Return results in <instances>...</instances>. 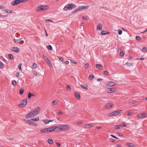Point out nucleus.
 I'll return each instance as SVG.
<instances>
[{
	"mask_svg": "<svg viewBox=\"0 0 147 147\" xmlns=\"http://www.w3.org/2000/svg\"><path fill=\"white\" fill-rule=\"evenodd\" d=\"M49 7L46 5H41L38 6L36 9V11L37 12L40 11H45L48 9Z\"/></svg>",
	"mask_w": 147,
	"mask_h": 147,
	"instance_id": "nucleus-1",
	"label": "nucleus"
},
{
	"mask_svg": "<svg viewBox=\"0 0 147 147\" xmlns=\"http://www.w3.org/2000/svg\"><path fill=\"white\" fill-rule=\"evenodd\" d=\"M61 131H66L69 129V126L67 125H61Z\"/></svg>",
	"mask_w": 147,
	"mask_h": 147,
	"instance_id": "nucleus-2",
	"label": "nucleus"
},
{
	"mask_svg": "<svg viewBox=\"0 0 147 147\" xmlns=\"http://www.w3.org/2000/svg\"><path fill=\"white\" fill-rule=\"evenodd\" d=\"M40 110V107H37L35 108L34 111H32L34 114V115H36V114H38Z\"/></svg>",
	"mask_w": 147,
	"mask_h": 147,
	"instance_id": "nucleus-3",
	"label": "nucleus"
},
{
	"mask_svg": "<svg viewBox=\"0 0 147 147\" xmlns=\"http://www.w3.org/2000/svg\"><path fill=\"white\" fill-rule=\"evenodd\" d=\"M147 116V114L145 113H143L139 114L137 115V117L138 118H144L146 117Z\"/></svg>",
	"mask_w": 147,
	"mask_h": 147,
	"instance_id": "nucleus-4",
	"label": "nucleus"
},
{
	"mask_svg": "<svg viewBox=\"0 0 147 147\" xmlns=\"http://www.w3.org/2000/svg\"><path fill=\"white\" fill-rule=\"evenodd\" d=\"M27 99L26 98H24L21 102L20 105L22 106L23 107H25L27 104Z\"/></svg>",
	"mask_w": 147,
	"mask_h": 147,
	"instance_id": "nucleus-5",
	"label": "nucleus"
},
{
	"mask_svg": "<svg viewBox=\"0 0 147 147\" xmlns=\"http://www.w3.org/2000/svg\"><path fill=\"white\" fill-rule=\"evenodd\" d=\"M26 122L28 123L31 125H34V126H37V125L35 123H34L33 121H31L30 120H27L26 121Z\"/></svg>",
	"mask_w": 147,
	"mask_h": 147,
	"instance_id": "nucleus-6",
	"label": "nucleus"
},
{
	"mask_svg": "<svg viewBox=\"0 0 147 147\" xmlns=\"http://www.w3.org/2000/svg\"><path fill=\"white\" fill-rule=\"evenodd\" d=\"M34 116H35V115H34V114L33 113L32 111L31 112L29 113L26 115V118H28L33 117Z\"/></svg>",
	"mask_w": 147,
	"mask_h": 147,
	"instance_id": "nucleus-7",
	"label": "nucleus"
},
{
	"mask_svg": "<svg viewBox=\"0 0 147 147\" xmlns=\"http://www.w3.org/2000/svg\"><path fill=\"white\" fill-rule=\"evenodd\" d=\"M11 50L15 52L18 53L20 52V50L17 47H13L12 48Z\"/></svg>",
	"mask_w": 147,
	"mask_h": 147,
	"instance_id": "nucleus-8",
	"label": "nucleus"
},
{
	"mask_svg": "<svg viewBox=\"0 0 147 147\" xmlns=\"http://www.w3.org/2000/svg\"><path fill=\"white\" fill-rule=\"evenodd\" d=\"M88 8V6H84L82 5L80 6L79 7V9L80 11H81L83 9H86Z\"/></svg>",
	"mask_w": 147,
	"mask_h": 147,
	"instance_id": "nucleus-9",
	"label": "nucleus"
},
{
	"mask_svg": "<svg viewBox=\"0 0 147 147\" xmlns=\"http://www.w3.org/2000/svg\"><path fill=\"white\" fill-rule=\"evenodd\" d=\"M43 57L44 60L46 61L48 64H51V61L47 57L43 55Z\"/></svg>",
	"mask_w": 147,
	"mask_h": 147,
	"instance_id": "nucleus-10",
	"label": "nucleus"
},
{
	"mask_svg": "<svg viewBox=\"0 0 147 147\" xmlns=\"http://www.w3.org/2000/svg\"><path fill=\"white\" fill-rule=\"evenodd\" d=\"M107 92L109 93H114L115 92V90L113 88H109L107 89Z\"/></svg>",
	"mask_w": 147,
	"mask_h": 147,
	"instance_id": "nucleus-11",
	"label": "nucleus"
},
{
	"mask_svg": "<svg viewBox=\"0 0 147 147\" xmlns=\"http://www.w3.org/2000/svg\"><path fill=\"white\" fill-rule=\"evenodd\" d=\"M125 144L126 145L128 146L129 147H136L135 145L133 143H127Z\"/></svg>",
	"mask_w": 147,
	"mask_h": 147,
	"instance_id": "nucleus-12",
	"label": "nucleus"
},
{
	"mask_svg": "<svg viewBox=\"0 0 147 147\" xmlns=\"http://www.w3.org/2000/svg\"><path fill=\"white\" fill-rule=\"evenodd\" d=\"M106 84L107 86H113L115 85V83L111 82H106Z\"/></svg>",
	"mask_w": 147,
	"mask_h": 147,
	"instance_id": "nucleus-13",
	"label": "nucleus"
},
{
	"mask_svg": "<svg viewBox=\"0 0 147 147\" xmlns=\"http://www.w3.org/2000/svg\"><path fill=\"white\" fill-rule=\"evenodd\" d=\"M40 132L42 133L49 132V128H45L41 129L40 130Z\"/></svg>",
	"mask_w": 147,
	"mask_h": 147,
	"instance_id": "nucleus-14",
	"label": "nucleus"
},
{
	"mask_svg": "<svg viewBox=\"0 0 147 147\" xmlns=\"http://www.w3.org/2000/svg\"><path fill=\"white\" fill-rule=\"evenodd\" d=\"M18 3H19L18 2V1H17V0H15V1H13L11 3V4L12 5H16L18 4Z\"/></svg>",
	"mask_w": 147,
	"mask_h": 147,
	"instance_id": "nucleus-15",
	"label": "nucleus"
},
{
	"mask_svg": "<svg viewBox=\"0 0 147 147\" xmlns=\"http://www.w3.org/2000/svg\"><path fill=\"white\" fill-rule=\"evenodd\" d=\"M55 127L56 128V129L55 130L56 131H61V125L58 126H55Z\"/></svg>",
	"mask_w": 147,
	"mask_h": 147,
	"instance_id": "nucleus-16",
	"label": "nucleus"
},
{
	"mask_svg": "<svg viewBox=\"0 0 147 147\" xmlns=\"http://www.w3.org/2000/svg\"><path fill=\"white\" fill-rule=\"evenodd\" d=\"M121 111V110L116 111H115L112 112V114H113V116H115L119 114L120 113V112Z\"/></svg>",
	"mask_w": 147,
	"mask_h": 147,
	"instance_id": "nucleus-17",
	"label": "nucleus"
},
{
	"mask_svg": "<svg viewBox=\"0 0 147 147\" xmlns=\"http://www.w3.org/2000/svg\"><path fill=\"white\" fill-rule=\"evenodd\" d=\"M113 106L112 104L111 103H109L106 105L105 106V108L107 109H109L111 108Z\"/></svg>",
	"mask_w": 147,
	"mask_h": 147,
	"instance_id": "nucleus-18",
	"label": "nucleus"
},
{
	"mask_svg": "<svg viewBox=\"0 0 147 147\" xmlns=\"http://www.w3.org/2000/svg\"><path fill=\"white\" fill-rule=\"evenodd\" d=\"M49 132L53 131L56 129L55 126L49 127Z\"/></svg>",
	"mask_w": 147,
	"mask_h": 147,
	"instance_id": "nucleus-19",
	"label": "nucleus"
},
{
	"mask_svg": "<svg viewBox=\"0 0 147 147\" xmlns=\"http://www.w3.org/2000/svg\"><path fill=\"white\" fill-rule=\"evenodd\" d=\"M102 28V25L101 24H98L97 27V29L100 30H101Z\"/></svg>",
	"mask_w": 147,
	"mask_h": 147,
	"instance_id": "nucleus-20",
	"label": "nucleus"
},
{
	"mask_svg": "<svg viewBox=\"0 0 147 147\" xmlns=\"http://www.w3.org/2000/svg\"><path fill=\"white\" fill-rule=\"evenodd\" d=\"M3 11L6 13H13V11L11 10H8L7 9H4Z\"/></svg>",
	"mask_w": 147,
	"mask_h": 147,
	"instance_id": "nucleus-21",
	"label": "nucleus"
},
{
	"mask_svg": "<svg viewBox=\"0 0 147 147\" xmlns=\"http://www.w3.org/2000/svg\"><path fill=\"white\" fill-rule=\"evenodd\" d=\"M80 86L82 88L85 89H88V86L86 84H81L80 85Z\"/></svg>",
	"mask_w": 147,
	"mask_h": 147,
	"instance_id": "nucleus-22",
	"label": "nucleus"
},
{
	"mask_svg": "<svg viewBox=\"0 0 147 147\" xmlns=\"http://www.w3.org/2000/svg\"><path fill=\"white\" fill-rule=\"evenodd\" d=\"M92 126V124H89L86 125H85L84 127V129H87L89 128H90Z\"/></svg>",
	"mask_w": 147,
	"mask_h": 147,
	"instance_id": "nucleus-23",
	"label": "nucleus"
},
{
	"mask_svg": "<svg viewBox=\"0 0 147 147\" xmlns=\"http://www.w3.org/2000/svg\"><path fill=\"white\" fill-rule=\"evenodd\" d=\"M75 94L76 97L79 100L80 99V96L79 94L76 92H75Z\"/></svg>",
	"mask_w": 147,
	"mask_h": 147,
	"instance_id": "nucleus-24",
	"label": "nucleus"
},
{
	"mask_svg": "<svg viewBox=\"0 0 147 147\" xmlns=\"http://www.w3.org/2000/svg\"><path fill=\"white\" fill-rule=\"evenodd\" d=\"M67 6H68V9H72L73 8L74 4L73 3H71L69 5H67Z\"/></svg>",
	"mask_w": 147,
	"mask_h": 147,
	"instance_id": "nucleus-25",
	"label": "nucleus"
},
{
	"mask_svg": "<svg viewBox=\"0 0 147 147\" xmlns=\"http://www.w3.org/2000/svg\"><path fill=\"white\" fill-rule=\"evenodd\" d=\"M96 68H100V69H102L103 68L102 66L101 65L99 64H97L96 65Z\"/></svg>",
	"mask_w": 147,
	"mask_h": 147,
	"instance_id": "nucleus-26",
	"label": "nucleus"
},
{
	"mask_svg": "<svg viewBox=\"0 0 147 147\" xmlns=\"http://www.w3.org/2000/svg\"><path fill=\"white\" fill-rule=\"evenodd\" d=\"M147 48L146 47H144L142 48V51L144 53H146V52L147 51Z\"/></svg>",
	"mask_w": 147,
	"mask_h": 147,
	"instance_id": "nucleus-27",
	"label": "nucleus"
},
{
	"mask_svg": "<svg viewBox=\"0 0 147 147\" xmlns=\"http://www.w3.org/2000/svg\"><path fill=\"white\" fill-rule=\"evenodd\" d=\"M22 38H19L17 39H13V41L16 43H18L20 41V40H21Z\"/></svg>",
	"mask_w": 147,
	"mask_h": 147,
	"instance_id": "nucleus-28",
	"label": "nucleus"
},
{
	"mask_svg": "<svg viewBox=\"0 0 147 147\" xmlns=\"http://www.w3.org/2000/svg\"><path fill=\"white\" fill-rule=\"evenodd\" d=\"M136 102V101L135 100H133L131 101H129V105H132V104H133L134 103H135Z\"/></svg>",
	"mask_w": 147,
	"mask_h": 147,
	"instance_id": "nucleus-29",
	"label": "nucleus"
},
{
	"mask_svg": "<svg viewBox=\"0 0 147 147\" xmlns=\"http://www.w3.org/2000/svg\"><path fill=\"white\" fill-rule=\"evenodd\" d=\"M52 121L49 120H45L43 121V122L46 124H47L50 122Z\"/></svg>",
	"mask_w": 147,
	"mask_h": 147,
	"instance_id": "nucleus-30",
	"label": "nucleus"
},
{
	"mask_svg": "<svg viewBox=\"0 0 147 147\" xmlns=\"http://www.w3.org/2000/svg\"><path fill=\"white\" fill-rule=\"evenodd\" d=\"M79 9H79V7H78L77 9H75L72 11V13L74 14L76 13L78 11H80V10H79Z\"/></svg>",
	"mask_w": 147,
	"mask_h": 147,
	"instance_id": "nucleus-31",
	"label": "nucleus"
},
{
	"mask_svg": "<svg viewBox=\"0 0 147 147\" xmlns=\"http://www.w3.org/2000/svg\"><path fill=\"white\" fill-rule=\"evenodd\" d=\"M94 76L93 74L90 75L89 76V79L90 80H91L94 79Z\"/></svg>",
	"mask_w": 147,
	"mask_h": 147,
	"instance_id": "nucleus-32",
	"label": "nucleus"
},
{
	"mask_svg": "<svg viewBox=\"0 0 147 147\" xmlns=\"http://www.w3.org/2000/svg\"><path fill=\"white\" fill-rule=\"evenodd\" d=\"M8 56L10 59H13V56L11 54H9Z\"/></svg>",
	"mask_w": 147,
	"mask_h": 147,
	"instance_id": "nucleus-33",
	"label": "nucleus"
},
{
	"mask_svg": "<svg viewBox=\"0 0 147 147\" xmlns=\"http://www.w3.org/2000/svg\"><path fill=\"white\" fill-rule=\"evenodd\" d=\"M0 59L3 61H4L5 63H7V61L3 57H0Z\"/></svg>",
	"mask_w": 147,
	"mask_h": 147,
	"instance_id": "nucleus-34",
	"label": "nucleus"
},
{
	"mask_svg": "<svg viewBox=\"0 0 147 147\" xmlns=\"http://www.w3.org/2000/svg\"><path fill=\"white\" fill-rule=\"evenodd\" d=\"M33 68L34 69H36L37 67V65L35 63H34L32 64Z\"/></svg>",
	"mask_w": 147,
	"mask_h": 147,
	"instance_id": "nucleus-35",
	"label": "nucleus"
},
{
	"mask_svg": "<svg viewBox=\"0 0 147 147\" xmlns=\"http://www.w3.org/2000/svg\"><path fill=\"white\" fill-rule=\"evenodd\" d=\"M34 95L32 94H31L30 92H29L28 95V97L29 98H30L31 96H34Z\"/></svg>",
	"mask_w": 147,
	"mask_h": 147,
	"instance_id": "nucleus-36",
	"label": "nucleus"
},
{
	"mask_svg": "<svg viewBox=\"0 0 147 147\" xmlns=\"http://www.w3.org/2000/svg\"><path fill=\"white\" fill-rule=\"evenodd\" d=\"M48 142L49 144H51L53 143V141L51 139H49L48 140Z\"/></svg>",
	"mask_w": 147,
	"mask_h": 147,
	"instance_id": "nucleus-37",
	"label": "nucleus"
},
{
	"mask_svg": "<svg viewBox=\"0 0 147 147\" xmlns=\"http://www.w3.org/2000/svg\"><path fill=\"white\" fill-rule=\"evenodd\" d=\"M47 48L48 49L51 50L52 49V46L51 45H49L47 46Z\"/></svg>",
	"mask_w": 147,
	"mask_h": 147,
	"instance_id": "nucleus-38",
	"label": "nucleus"
},
{
	"mask_svg": "<svg viewBox=\"0 0 147 147\" xmlns=\"http://www.w3.org/2000/svg\"><path fill=\"white\" fill-rule=\"evenodd\" d=\"M126 65L128 66H133V64L132 63H126Z\"/></svg>",
	"mask_w": 147,
	"mask_h": 147,
	"instance_id": "nucleus-39",
	"label": "nucleus"
},
{
	"mask_svg": "<svg viewBox=\"0 0 147 147\" xmlns=\"http://www.w3.org/2000/svg\"><path fill=\"white\" fill-rule=\"evenodd\" d=\"M31 119V120H33V121H38L39 120V118L38 117H36L35 118H32Z\"/></svg>",
	"mask_w": 147,
	"mask_h": 147,
	"instance_id": "nucleus-40",
	"label": "nucleus"
},
{
	"mask_svg": "<svg viewBox=\"0 0 147 147\" xmlns=\"http://www.w3.org/2000/svg\"><path fill=\"white\" fill-rule=\"evenodd\" d=\"M24 92V89L22 88H21L20 90V94H23Z\"/></svg>",
	"mask_w": 147,
	"mask_h": 147,
	"instance_id": "nucleus-41",
	"label": "nucleus"
},
{
	"mask_svg": "<svg viewBox=\"0 0 147 147\" xmlns=\"http://www.w3.org/2000/svg\"><path fill=\"white\" fill-rule=\"evenodd\" d=\"M124 54L125 52L123 51H122L120 52L119 55L120 56H123L124 55Z\"/></svg>",
	"mask_w": 147,
	"mask_h": 147,
	"instance_id": "nucleus-42",
	"label": "nucleus"
},
{
	"mask_svg": "<svg viewBox=\"0 0 147 147\" xmlns=\"http://www.w3.org/2000/svg\"><path fill=\"white\" fill-rule=\"evenodd\" d=\"M133 112H129L127 114V115L128 116H131L133 115Z\"/></svg>",
	"mask_w": 147,
	"mask_h": 147,
	"instance_id": "nucleus-43",
	"label": "nucleus"
},
{
	"mask_svg": "<svg viewBox=\"0 0 147 147\" xmlns=\"http://www.w3.org/2000/svg\"><path fill=\"white\" fill-rule=\"evenodd\" d=\"M4 67L3 64L1 62H0V69H2Z\"/></svg>",
	"mask_w": 147,
	"mask_h": 147,
	"instance_id": "nucleus-44",
	"label": "nucleus"
},
{
	"mask_svg": "<svg viewBox=\"0 0 147 147\" xmlns=\"http://www.w3.org/2000/svg\"><path fill=\"white\" fill-rule=\"evenodd\" d=\"M68 6L67 5H66L63 8V10L65 11H67L68 9Z\"/></svg>",
	"mask_w": 147,
	"mask_h": 147,
	"instance_id": "nucleus-45",
	"label": "nucleus"
},
{
	"mask_svg": "<svg viewBox=\"0 0 147 147\" xmlns=\"http://www.w3.org/2000/svg\"><path fill=\"white\" fill-rule=\"evenodd\" d=\"M11 83L12 85H15L16 84V82L14 80H13L11 82Z\"/></svg>",
	"mask_w": 147,
	"mask_h": 147,
	"instance_id": "nucleus-46",
	"label": "nucleus"
},
{
	"mask_svg": "<svg viewBox=\"0 0 147 147\" xmlns=\"http://www.w3.org/2000/svg\"><path fill=\"white\" fill-rule=\"evenodd\" d=\"M114 128L115 129H119L120 128V127L118 125H116L114 127Z\"/></svg>",
	"mask_w": 147,
	"mask_h": 147,
	"instance_id": "nucleus-47",
	"label": "nucleus"
},
{
	"mask_svg": "<svg viewBox=\"0 0 147 147\" xmlns=\"http://www.w3.org/2000/svg\"><path fill=\"white\" fill-rule=\"evenodd\" d=\"M45 22H53V21L51 20H49V19H47V20H45Z\"/></svg>",
	"mask_w": 147,
	"mask_h": 147,
	"instance_id": "nucleus-48",
	"label": "nucleus"
},
{
	"mask_svg": "<svg viewBox=\"0 0 147 147\" xmlns=\"http://www.w3.org/2000/svg\"><path fill=\"white\" fill-rule=\"evenodd\" d=\"M101 34L102 35H105L107 34L106 32L105 31H102L101 32Z\"/></svg>",
	"mask_w": 147,
	"mask_h": 147,
	"instance_id": "nucleus-49",
	"label": "nucleus"
},
{
	"mask_svg": "<svg viewBox=\"0 0 147 147\" xmlns=\"http://www.w3.org/2000/svg\"><path fill=\"white\" fill-rule=\"evenodd\" d=\"M17 1H18V2L19 3L25 2L24 0H17Z\"/></svg>",
	"mask_w": 147,
	"mask_h": 147,
	"instance_id": "nucleus-50",
	"label": "nucleus"
},
{
	"mask_svg": "<svg viewBox=\"0 0 147 147\" xmlns=\"http://www.w3.org/2000/svg\"><path fill=\"white\" fill-rule=\"evenodd\" d=\"M59 60L61 61V62H63V59L62 57H58Z\"/></svg>",
	"mask_w": 147,
	"mask_h": 147,
	"instance_id": "nucleus-51",
	"label": "nucleus"
},
{
	"mask_svg": "<svg viewBox=\"0 0 147 147\" xmlns=\"http://www.w3.org/2000/svg\"><path fill=\"white\" fill-rule=\"evenodd\" d=\"M89 65V64L88 63H86V64L84 66V67L85 68H86L87 67H88Z\"/></svg>",
	"mask_w": 147,
	"mask_h": 147,
	"instance_id": "nucleus-52",
	"label": "nucleus"
},
{
	"mask_svg": "<svg viewBox=\"0 0 147 147\" xmlns=\"http://www.w3.org/2000/svg\"><path fill=\"white\" fill-rule=\"evenodd\" d=\"M21 66H22V64H20L18 66V68L20 70H22V69H21Z\"/></svg>",
	"mask_w": 147,
	"mask_h": 147,
	"instance_id": "nucleus-53",
	"label": "nucleus"
},
{
	"mask_svg": "<svg viewBox=\"0 0 147 147\" xmlns=\"http://www.w3.org/2000/svg\"><path fill=\"white\" fill-rule=\"evenodd\" d=\"M136 39L137 40H140V38L139 36H136Z\"/></svg>",
	"mask_w": 147,
	"mask_h": 147,
	"instance_id": "nucleus-54",
	"label": "nucleus"
},
{
	"mask_svg": "<svg viewBox=\"0 0 147 147\" xmlns=\"http://www.w3.org/2000/svg\"><path fill=\"white\" fill-rule=\"evenodd\" d=\"M33 73L35 76H37V72L35 71H33Z\"/></svg>",
	"mask_w": 147,
	"mask_h": 147,
	"instance_id": "nucleus-55",
	"label": "nucleus"
},
{
	"mask_svg": "<svg viewBox=\"0 0 147 147\" xmlns=\"http://www.w3.org/2000/svg\"><path fill=\"white\" fill-rule=\"evenodd\" d=\"M104 75H107L108 74V72L107 71H104Z\"/></svg>",
	"mask_w": 147,
	"mask_h": 147,
	"instance_id": "nucleus-56",
	"label": "nucleus"
},
{
	"mask_svg": "<svg viewBox=\"0 0 147 147\" xmlns=\"http://www.w3.org/2000/svg\"><path fill=\"white\" fill-rule=\"evenodd\" d=\"M112 112H111V113H109V114H108V117H110L112 116H113V114H112Z\"/></svg>",
	"mask_w": 147,
	"mask_h": 147,
	"instance_id": "nucleus-57",
	"label": "nucleus"
},
{
	"mask_svg": "<svg viewBox=\"0 0 147 147\" xmlns=\"http://www.w3.org/2000/svg\"><path fill=\"white\" fill-rule=\"evenodd\" d=\"M110 136L111 137H113V138H115L117 139H118V138L117 137H116L115 136H114L112 134Z\"/></svg>",
	"mask_w": 147,
	"mask_h": 147,
	"instance_id": "nucleus-58",
	"label": "nucleus"
},
{
	"mask_svg": "<svg viewBox=\"0 0 147 147\" xmlns=\"http://www.w3.org/2000/svg\"><path fill=\"white\" fill-rule=\"evenodd\" d=\"M19 42L20 44H22L24 43V41L23 40H21Z\"/></svg>",
	"mask_w": 147,
	"mask_h": 147,
	"instance_id": "nucleus-59",
	"label": "nucleus"
},
{
	"mask_svg": "<svg viewBox=\"0 0 147 147\" xmlns=\"http://www.w3.org/2000/svg\"><path fill=\"white\" fill-rule=\"evenodd\" d=\"M57 103L56 101L55 100H53V104L54 105H56L57 104Z\"/></svg>",
	"mask_w": 147,
	"mask_h": 147,
	"instance_id": "nucleus-60",
	"label": "nucleus"
},
{
	"mask_svg": "<svg viewBox=\"0 0 147 147\" xmlns=\"http://www.w3.org/2000/svg\"><path fill=\"white\" fill-rule=\"evenodd\" d=\"M82 18V19H83V20H86L87 19V18L84 16H83Z\"/></svg>",
	"mask_w": 147,
	"mask_h": 147,
	"instance_id": "nucleus-61",
	"label": "nucleus"
},
{
	"mask_svg": "<svg viewBox=\"0 0 147 147\" xmlns=\"http://www.w3.org/2000/svg\"><path fill=\"white\" fill-rule=\"evenodd\" d=\"M71 61V62L74 64H76L77 63L74 60H72Z\"/></svg>",
	"mask_w": 147,
	"mask_h": 147,
	"instance_id": "nucleus-62",
	"label": "nucleus"
},
{
	"mask_svg": "<svg viewBox=\"0 0 147 147\" xmlns=\"http://www.w3.org/2000/svg\"><path fill=\"white\" fill-rule=\"evenodd\" d=\"M122 33V31L121 30H119L118 32V34L119 35H121Z\"/></svg>",
	"mask_w": 147,
	"mask_h": 147,
	"instance_id": "nucleus-63",
	"label": "nucleus"
},
{
	"mask_svg": "<svg viewBox=\"0 0 147 147\" xmlns=\"http://www.w3.org/2000/svg\"><path fill=\"white\" fill-rule=\"evenodd\" d=\"M63 113V112L61 110L59 111L58 114H62Z\"/></svg>",
	"mask_w": 147,
	"mask_h": 147,
	"instance_id": "nucleus-64",
	"label": "nucleus"
}]
</instances>
